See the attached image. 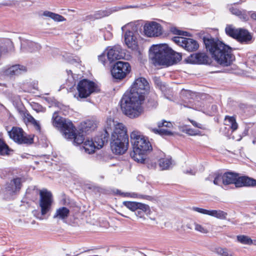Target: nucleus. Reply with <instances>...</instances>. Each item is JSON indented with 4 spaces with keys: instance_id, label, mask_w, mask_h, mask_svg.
<instances>
[{
    "instance_id": "1",
    "label": "nucleus",
    "mask_w": 256,
    "mask_h": 256,
    "mask_svg": "<svg viewBox=\"0 0 256 256\" xmlns=\"http://www.w3.org/2000/svg\"><path fill=\"white\" fill-rule=\"evenodd\" d=\"M150 88L149 84L145 78L140 77L134 80L130 90L126 92L120 100L121 110L126 116L134 118L142 114L144 95Z\"/></svg>"
},
{
    "instance_id": "2",
    "label": "nucleus",
    "mask_w": 256,
    "mask_h": 256,
    "mask_svg": "<svg viewBox=\"0 0 256 256\" xmlns=\"http://www.w3.org/2000/svg\"><path fill=\"white\" fill-rule=\"evenodd\" d=\"M104 134L98 144V148H102L107 142L110 134L111 133V148L116 154H124L128 148V137L124 125L114 122L111 118H108L104 128Z\"/></svg>"
},
{
    "instance_id": "3",
    "label": "nucleus",
    "mask_w": 256,
    "mask_h": 256,
    "mask_svg": "<svg viewBox=\"0 0 256 256\" xmlns=\"http://www.w3.org/2000/svg\"><path fill=\"white\" fill-rule=\"evenodd\" d=\"M206 48L212 58L222 66H230L234 60L232 49L222 42L214 38L204 39Z\"/></svg>"
},
{
    "instance_id": "4",
    "label": "nucleus",
    "mask_w": 256,
    "mask_h": 256,
    "mask_svg": "<svg viewBox=\"0 0 256 256\" xmlns=\"http://www.w3.org/2000/svg\"><path fill=\"white\" fill-rule=\"evenodd\" d=\"M149 56L155 66H169L182 60L181 54L166 44L152 46L150 49Z\"/></svg>"
},
{
    "instance_id": "5",
    "label": "nucleus",
    "mask_w": 256,
    "mask_h": 256,
    "mask_svg": "<svg viewBox=\"0 0 256 256\" xmlns=\"http://www.w3.org/2000/svg\"><path fill=\"white\" fill-rule=\"evenodd\" d=\"M130 136L133 144V151L130 153L132 158L138 162L144 163L146 153L152 149L150 142L138 131L132 132Z\"/></svg>"
},
{
    "instance_id": "6",
    "label": "nucleus",
    "mask_w": 256,
    "mask_h": 256,
    "mask_svg": "<svg viewBox=\"0 0 256 256\" xmlns=\"http://www.w3.org/2000/svg\"><path fill=\"white\" fill-rule=\"evenodd\" d=\"M39 194V206L40 211L35 212L34 216L39 220L48 219L54 202L53 196L51 192L46 188L40 190Z\"/></svg>"
},
{
    "instance_id": "7",
    "label": "nucleus",
    "mask_w": 256,
    "mask_h": 256,
    "mask_svg": "<svg viewBox=\"0 0 256 256\" xmlns=\"http://www.w3.org/2000/svg\"><path fill=\"white\" fill-rule=\"evenodd\" d=\"M224 185L234 184L236 187L256 186V180L246 176H239L236 173L232 172L223 174Z\"/></svg>"
},
{
    "instance_id": "8",
    "label": "nucleus",
    "mask_w": 256,
    "mask_h": 256,
    "mask_svg": "<svg viewBox=\"0 0 256 256\" xmlns=\"http://www.w3.org/2000/svg\"><path fill=\"white\" fill-rule=\"evenodd\" d=\"M52 119L53 125L60 128L65 138H70V136H72L70 134L73 126L71 121L59 116L56 112H54Z\"/></svg>"
},
{
    "instance_id": "9",
    "label": "nucleus",
    "mask_w": 256,
    "mask_h": 256,
    "mask_svg": "<svg viewBox=\"0 0 256 256\" xmlns=\"http://www.w3.org/2000/svg\"><path fill=\"white\" fill-rule=\"evenodd\" d=\"M122 32L126 30L124 35V42L127 46L134 49L137 46L135 34L137 30L136 26L133 23H128L122 27Z\"/></svg>"
},
{
    "instance_id": "10",
    "label": "nucleus",
    "mask_w": 256,
    "mask_h": 256,
    "mask_svg": "<svg viewBox=\"0 0 256 256\" xmlns=\"http://www.w3.org/2000/svg\"><path fill=\"white\" fill-rule=\"evenodd\" d=\"M77 90L78 94V96L74 95V97H76L78 100V98H86L96 91V85L92 81L84 79L78 83Z\"/></svg>"
},
{
    "instance_id": "11",
    "label": "nucleus",
    "mask_w": 256,
    "mask_h": 256,
    "mask_svg": "<svg viewBox=\"0 0 256 256\" xmlns=\"http://www.w3.org/2000/svg\"><path fill=\"white\" fill-rule=\"evenodd\" d=\"M8 133L10 138L18 144H31L32 143V138L20 128L14 126L10 131L8 132Z\"/></svg>"
},
{
    "instance_id": "12",
    "label": "nucleus",
    "mask_w": 256,
    "mask_h": 256,
    "mask_svg": "<svg viewBox=\"0 0 256 256\" xmlns=\"http://www.w3.org/2000/svg\"><path fill=\"white\" fill-rule=\"evenodd\" d=\"M130 66L128 62L119 61L114 64L111 72L114 78L121 80L126 77L130 72Z\"/></svg>"
},
{
    "instance_id": "13",
    "label": "nucleus",
    "mask_w": 256,
    "mask_h": 256,
    "mask_svg": "<svg viewBox=\"0 0 256 256\" xmlns=\"http://www.w3.org/2000/svg\"><path fill=\"white\" fill-rule=\"evenodd\" d=\"M172 40L176 44L182 47L188 52L196 51L199 47L198 42L190 38L175 36Z\"/></svg>"
},
{
    "instance_id": "14",
    "label": "nucleus",
    "mask_w": 256,
    "mask_h": 256,
    "mask_svg": "<svg viewBox=\"0 0 256 256\" xmlns=\"http://www.w3.org/2000/svg\"><path fill=\"white\" fill-rule=\"evenodd\" d=\"M144 32L148 37L158 36L162 34V27L156 22H148L144 25Z\"/></svg>"
},
{
    "instance_id": "15",
    "label": "nucleus",
    "mask_w": 256,
    "mask_h": 256,
    "mask_svg": "<svg viewBox=\"0 0 256 256\" xmlns=\"http://www.w3.org/2000/svg\"><path fill=\"white\" fill-rule=\"evenodd\" d=\"M158 129H152V131L154 133L159 134L162 136L172 135V132L170 130H169L173 126L172 122L163 120L162 122H158Z\"/></svg>"
},
{
    "instance_id": "16",
    "label": "nucleus",
    "mask_w": 256,
    "mask_h": 256,
    "mask_svg": "<svg viewBox=\"0 0 256 256\" xmlns=\"http://www.w3.org/2000/svg\"><path fill=\"white\" fill-rule=\"evenodd\" d=\"M107 50L108 58L110 62L117 60L123 58L124 57L121 47L118 45L108 48Z\"/></svg>"
},
{
    "instance_id": "17",
    "label": "nucleus",
    "mask_w": 256,
    "mask_h": 256,
    "mask_svg": "<svg viewBox=\"0 0 256 256\" xmlns=\"http://www.w3.org/2000/svg\"><path fill=\"white\" fill-rule=\"evenodd\" d=\"M188 61L192 64H205L208 62L209 58L204 53H196L192 54Z\"/></svg>"
},
{
    "instance_id": "18",
    "label": "nucleus",
    "mask_w": 256,
    "mask_h": 256,
    "mask_svg": "<svg viewBox=\"0 0 256 256\" xmlns=\"http://www.w3.org/2000/svg\"><path fill=\"white\" fill-rule=\"evenodd\" d=\"M22 186V180L20 178H15L8 184L6 190L10 194L16 193L20 190Z\"/></svg>"
},
{
    "instance_id": "19",
    "label": "nucleus",
    "mask_w": 256,
    "mask_h": 256,
    "mask_svg": "<svg viewBox=\"0 0 256 256\" xmlns=\"http://www.w3.org/2000/svg\"><path fill=\"white\" fill-rule=\"evenodd\" d=\"M236 39L241 43L248 44L252 39V36L250 34L246 29L239 28Z\"/></svg>"
},
{
    "instance_id": "20",
    "label": "nucleus",
    "mask_w": 256,
    "mask_h": 256,
    "mask_svg": "<svg viewBox=\"0 0 256 256\" xmlns=\"http://www.w3.org/2000/svg\"><path fill=\"white\" fill-rule=\"evenodd\" d=\"M70 214V210L68 208L62 206L56 210L53 216V218L57 220H61L65 222Z\"/></svg>"
},
{
    "instance_id": "21",
    "label": "nucleus",
    "mask_w": 256,
    "mask_h": 256,
    "mask_svg": "<svg viewBox=\"0 0 256 256\" xmlns=\"http://www.w3.org/2000/svg\"><path fill=\"white\" fill-rule=\"evenodd\" d=\"M100 141V140H99L98 138V140H96V139L95 142L96 144V145L92 140L87 139L84 142L83 144V149L87 154H92L95 152L96 148H98V144Z\"/></svg>"
},
{
    "instance_id": "22",
    "label": "nucleus",
    "mask_w": 256,
    "mask_h": 256,
    "mask_svg": "<svg viewBox=\"0 0 256 256\" xmlns=\"http://www.w3.org/2000/svg\"><path fill=\"white\" fill-rule=\"evenodd\" d=\"M27 70L26 66L20 65L16 64L10 67L6 71L8 74L13 76L20 74Z\"/></svg>"
},
{
    "instance_id": "23",
    "label": "nucleus",
    "mask_w": 256,
    "mask_h": 256,
    "mask_svg": "<svg viewBox=\"0 0 256 256\" xmlns=\"http://www.w3.org/2000/svg\"><path fill=\"white\" fill-rule=\"evenodd\" d=\"M116 9L110 8L106 10H100L96 12L93 15L89 16L88 18L92 20L99 19L104 16H107L116 11Z\"/></svg>"
},
{
    "instance_id": "24",
    "label": "nucleus",
    "mask_w": 256,
    "mask_h": 256,
    "mask_svg": "<svg viewBox=\"0 0 256 256\" xmlns=\"http://www.w3.org/2000/svg\"><path fill=\"white\" fill-rule=\"evenodd\" d=\"M2 55L10 54L14 51L13 42L10 40H6L3 45L0 46Z\"/></svg>"
},
{
    "instance_id": "25",
    "label": "nucleus",
    "mask_w": 256,
    "mask_h": 256,
    "mask_svg": "<svg viewBox=\"0 0 256 256\" xmlns=\"http://www.w3.org/2000/svg\"><path fill=\"white\" fill-rule=\"evenodd\" d=\"M206 180L212 181L216 185L221 186L224 184V178H223V174H214L210 175L206 179Z\"/></svg>"
},
{
    "instance_id": "26",
    "label": "nucleus",
    "mask_w": 256,
    "mask_h": 256,
    "mask_svg": "<svg viewBox=\"0 0 256 256\" xmlns=\"http://www.w3.org/2000/svg\"><path fill=\"white\" fill-rule=\"evenodd\" d=\"M76 128L74 126H72V136H70V138H66L68 139H72L74 138V142L75 144H84V136L82 134H76L75 132Z\"/></svg>"
},
{
    "instance_id": "27",
    "label": "nucleus",
    "mask_w": 256,
    "mask_h": 256,
    "mask_svg": "<svg viewBox=\"0 0 256 256\" xmlns=\"http://www.w3.org/2000/svg\"><path fill=\"white\" fill-rule=\"evenodd\" d=\"M208 224H200L194 222L193 224L194 230L200 233L206 234L209 232V228L206 226Z\"/></svg>"
},
{
    "instance_id": "28",
    "label": "nucleus",
    "mask_w": 256,
    "mask_h": 256,
    "mask_svg": "<svg viewBox=\"0 0 256 256\" xmlns=\"http://www.w3.org/2000/svg\"><path fill=\"white\" fill-rule=\"evenodd\" d=\"M224 124L229 126L232 132L237 130L238 127L236 118L234 116H226L224 119Z\"/></svg>"
},
{
    "instance_id": "29",
    "label": "nucleus",
    "mask_w": 256,
    "mask_h": 256,
    "mask_svg": "<svg viewBox=\"0 0 256 256\" xmlns=\"http://www.w3.org/2000/svg\"><path fill=\"white\" fill-rule=\"evenodd\" d=\"M208 215L218 219L225 220L228 214L221 210H209Z\"/></svg>"
},
{
    "instance_id": "30",
    "label": "nucleus",
    "mask_w": 256,
    "mask_h": 256,
    "mask_svg": "<svg viewBox=\"0 0 256 256\" xmlns=\"http://www.w3.org/2000/svg\"><path fill=\"white\" fill-rule=\"evenodd\" d=\"M238 30L239 28H236L234 26L231 24L227 25L225 28V32L226 34L234 39H236V38L238 36L237 34Z\"/></svg>"
},
{
    "instance_id": "31",
    "label": "nucleus",
    "mask_w": 256,
    "mask_h": 256,
    "mask_svg": "<svg viewBox=\"0 0 256 256\" xmlns=\"http://www.w3.org/2000/svg\"><path fill=\"white\" fill-rule=\"evenodd\" d=\"M172 164V160L170 158H161L159 160V166L162 170L168 169Z\"/></svg>"
},
{
    "instance_id": "32",
    "label": "nucleus",
    "mask_w": 256,
    "mask_h": 256,
    "mask_svg": "<svg viewBox=\"0 0 256 256\" xmlns=\"http://www.w3.org/2000/svg\"><path fill=\"white\" fill-rule=\"evenodd\" d=\"M237 240L240 243L244 244H252V240L248 236L244 235H240L237 236Z\"/></svg>"
},
{
    "instance_id": "33",
    "label": "nucleus",
    "mask_w": 256,
    "mask_h": 256,
    "mask_svg": "<svg viewBox=\"0 0 256 256\" xmlns=\"http://www.w3.org/2000/svg\"><path fill=\"white\" fill-rule=\"evenodd\" d=\"M10 150L8 146L0 139V154L8 155L9 154Z\"/></svg>"
},
{
    "instance_id": "34",
    "label": "nucleus",
    "mask_w": 256,
    "mask_h": 256,
    "mask_svg": "<svg viewBox=\"0 0 256 256\" xmlns=\"http://www.w3.org/2000/svg\"><path fill=\"white\" fill-rule=\"evenodd\" d=\"M138 202L125 201L123 204L132 211H135L138 209Z\"/></svg>"
},
{
    "instance_id": "35",
    "label": "nucleus",
    "mask_w": 256,
    "mask_h": 256,
    "mask_svg": "<svg viewBox=\"0 0 256 256\" xmlns=\"http://www.w3.org/2000/svg\"><path fill=\"white\" fill-rule=\"evenodd\" d=\"M32 201V194L30 190H28L26 192L24 196L22 199V202L26 203L28 204H30Z\"/></svg>"
},
{
    "instance_id": "36",
    "label": "nucleus",
    "mask_w": 256,
    "mask_h": 256,
    "mask_svg": "<svg viewBox=\"0 0 256 256\" xmlns=\"http://www.w3.org/2000/svg\"><path fill=\"white\" fill-rule=\"evenodd\" d=\"M138 208L137 210H140L142 212H144L146 214H150V210L148 205L138 202Z\"/></svg>"
},
{
    "instance_id": "37",
    "label": "nucleus",
    "mask_w": 256,
    "mask_h": 256,
    "mask_svg": "<svg viewBox=\"0 0 256 256\" xmlns=\"http://www.w3.org/2000/svg\"><path fill=\"white\" fill-rule=\"evenodd\" d=\"M181 130L190 136H196L198 134V130H194L192 128H189L184 126H181Z\"/></svg>"
},
{
    "instance_id": "38",
    "label": "nucleus",
    "mask_w": 256,
    "mask_h": 256,
    "mask_svg": "<svg viewBox=\"0 0 256 256\" xmlns=\"http://www.w3.org/2000/svg\"><path fill=\"white\" fill-rule=\"evenodd\" d=\"M216 252L221 256H232V254L226 248H218L216 249Z\"/></svg>"
},
{
    "instance_id": "39",
    "label": "nucleus",
    "mask_w": 256,
    "mask_h": 256,
    "mask_svg": "<svg viewBox=\"0 0 256 256\" xmlns=\"http://www.w3.org/2000/svg\"><path fill=\"white\" fill-rule=\"evenodd\" d=\"M170 32L174 34L179 35V36H188V32L182 31L180 30H178L176 27H172L170 29Z\"/></svg>"
},
{
    "instance_id": "40",
    "label": "nucleus",
    "mask_w": 256,
    "mask_h": 256,
    "mask_svg": "<svg viewBox=\"0 0 256 256\" xmlns=\"http://www.w3.org/2000/svg\"><path fill=\"white\" fill-rule=\"evenodd\" d=\"M249 16H250V12H247L246 10H242L240 16H238V17L244 21H247L249 19Z\"/></svg>"
},
{
    "instance_id": "41",
    "label": "nucleus",
    "mask_w": 256,
    "mask_h": 256,
    "mask_svg": "<svg viewBox=\"0 0 256 256\" xmlns=\"http://www.w3.org/2000/svg\"><path fill=\"white\" fill-rule=\"evenodd\" d=\"M157 105L156 96L154 94L152 96L151 98L148 100V106L150 107H155Z\"/></svg>"
},
{
    "instance_id": "42",
    "label": "nucleus",
    "mask_w": 256,
    "mask_h": 256,
    "mask_svg": "<svg viewBox=\"0 0 256 256\" xmlns=\"http://www.w3.org/2000/svg\"><path fill=\"white\" fill-rule=\"evenodd\" d=\"M192 210L198 213L206 215H208L209 211V210L198 207H192Z\"/></svg>"
},
{
    "instance_id": "43",
    "label": "nucleus",
    "mask_w": 256,
    "mask_h": 256,
    "mask_svg": "<svg viewBox=\"0 0 256 256\" xmlns=\"http://www.w3.org/2000/svg\"><path fill=\"white\" fill-rule=\"evenodd\" d=\"M153 80L156 86H158V88H160V90H162L164 86L162 84L160 78L158 77L154 76L153 78Z\"/></svg>"
},
{
    "instance_id": "44",
    "label": "nucleus",
    "mask_w": 256,
    "mask_h": 256,
    "mask_svg": "<svg viewBox=\"0 0 256 256\" xmlns=\"http://www.w3.org/2000/svg\"><path fill=\"white\" fill-rule=\"evenodd\" d=\"M33 127L38 132L40 135H41V126L38 121L36 120L33 118Z\"/></svg>"
},
{
    "instance_id": "45",
    "label": "nucleus",
    "mask_w": 256,
    "mask_h": 256,
    "mask_svg": "<svg viewBox=\"0 0 256 256\" xmlns=\"http://www.w3.org/2000/svg\"><path fill=\"white\" fill-rule=\"evenodd\" d=\"M52 20L57 22H64L66 20V18L63 16L56 13L54 14Z\"/></svg>"
},
{
    "instance_id": "46",
    "label": "nucleus",
    "mask_w": 256,
    "mask_h": 256,
    "mask_svg": "<svg viewBox=\"0 0 256 256\" xmlns=\"http://www.w3.org/2000/svg\"><path fill=\"white\" fill-rule=\"evenodd\" d=\"M184 106L186 107L192 108H193V109H194V110H202V108L201 107V106H199L198 104H192V102H190L189 104H188L187 106Z\"/></svg>"
},
{
    "instance_id": "47",
    "label": "nucleus",
    "mask_w": 256,
    "mask_h": 256,
    "mask_svg": "<svg viewBox=\"0 0 256 256\" xmlns=\"http://www.w3.org/2000/svg\"><path fill=\"white\" fill-rule=\"evenodd\" d=\"M86 128H89L94 130L96 128V124H94L93 121L90 120H87L85 122Z\"/></svg>"
},
{
    "instance_id": "48",
    "label": "nucleus",
    "mask_w": 256,
    "mask_h": 256,
    "mask_svg": "<svg viewBox=\"0 0 256 256\" xmlns=\"http://www.w3.org/2000/svg\"><path fill=\"white\" fill-rule=\"evenodd\" d=\"M33 110L36 112H43L44 110V108L42 106L36 102H33Z\"/></svg>"
},
{
    "instance_id": "49",
    "label": "nucleus",
    "mask_w": 256,
    "mask_h": 256,
    "mask_svg": "<svg viewBox=\"0 0 256 256\" xmlns=\"http://www.w3.org/2000/svg\"><path fill=\"white\" fill-rule=\"evenodd\" d=\"M230 10L233 14L237 16H240L242 10H239L234 7H232L230 8Z\"/></svg>"
},
{
    "instance_id": "50",
    "label": "nucleus",
    "mask_w": 256,
    "mask_h": 256,
    "mask_svg": "<svg viewBox=\"0 0 256 256\" xmlns=\"http://www.w3.org/2000/svg\"><path fill=\"white\" fill-rule=\"evenodd\" d=\"M24 120L26 123L31 122L32 121V116L30 114L25 113L24 114Z\"/></svg>"
},
{
    "instance_id": "51",
    "label": "nucleus",
    "mask_w": 256,
    "mask_h": 256,
    "mask_svg": "<svg viewBox=\"0 0 256 256\" xmlns=\"http://www.w3.org/2000/svg\"><path fill=\"white\" fill-rule=\"evenodd\" d=\"M54 12L46 10L43 12L42 15L44 16L48 17L52 20V17L54 16Z\"/></svg>"
},
{
    "instance_id": "52",
    "label": "nucleus",
    "mask_w": 256,
    "mask_h": 256,
    "mask_svg": "<svg viewBox=\"0 0 256 256\" xmlns=\"http://www.w3.org/2000/svg\"><path fill=\"white\" fill-rule=\"evenodd\" d=\"M189 120L190 122L194 126L198 128H202V125L201 124H198V123H197L195 121H194L193 120Z\"/></svg>"
},
{
    "instance_id": "53",
    "label": "nucleus",
    "mask_w": 256,
    "mask_h": 256,
    "mask_svg": "<svg viewBox=\"0 0 256 256\" xmlns=\"http://www.w3.org/2000/svg\"><path fill=\"white\" fill-rule=\"evenodd\" d=\"M98 60L100 61L104 64L105 62L104 55L102 54L98 56Z\"/></svg>"
},
{
    "instance_id": "54",
    "label": "nucleus",
    "mask_w": 256,
    "mask_h": 256,
    "mask_svg": "<svg viewBox=\"0 0 256 256\" xmlns=\"http://www.w3.org/2000/svg\"><path fill=\"white\" fill-rule=\"evenodd\" d=\"M34 48H36V50H38L40 49L41 46L37 43H34V44H33V50Z\"/></svg>"
},
{
    "instance_id": "55",
    "label": "nucleus",
    "mask_w": 256,
    "mask_h": 256,
    "mask_svg": "<svg viewBox=\"0 0 256 256\" xmlns=\"http://www.w3.org/2000/svg\"><path fill=\"white\" fill-rule=\"evenodd\" d=\"M136 215L140 217V218H142L143 217V212H142L140 210H136Z\"/></svg>"
},
{
    "instance_id": "56",
    "label": "nucleus",
    "mask_w": 256,
    "mask_h": 256,
    "mask_svg": "<svg viewBox=\"0 0 256 256\" xmlns=\"http://www.w3.org/2000/svg\"><path fill=\"white\" fill-rule=\"evenodd\" d=\"M250 17L252 19L256 20V12H250Z\"/></svg>"
},
{
    "instance_id": "57",
    "label": "nucleus",
    "mask_w": 256,
    "mask_h": 256,
    "mask_svg": "<svg viewBox=\"0 0 256 256\" xmlns=\"http://www.w3.org/2000/svg\"><path fill=\"white\" fill-rule=\"evenodd\" d=\"M182 227L184 228V230H185V228H187L188 229L192 230V228L191 226V225L190 224H187L186 226H182Z\"/></svg>"
},
{
    "instance_id": "58",
    "label": "nucleus",
    "mask_w": 256,
    "mask_h": 256,
    "mask_svg": "<svg viewBox=\"0 0 256 256\" xmlns=\"http://www.w3.org/2000/svg\"><path fill=\"white\" fill-rule=\"evenodd\" d=\"M148 168H155L156 166V162L152 163L151 164H148Z\"/></svg>"
},
{
    "instance_id": "59",
    "label": "nucleus",
    "mask_w": 256,
    "mask_h": 256,
    "mask_svg": "<svg viewBox=\"0 0 256 256\" xmlns=\"http://www.w3.org/2000/svg\"><path fill=\"white\" fill-rule=\"evenodd\" d=\"M26 44V41L24 40H22L21 41L22 47H24Z\"/></svg>"
},
{
    "instance_id": "60",
    "label": "nucleus",
    "mask_w": 256,
    "mask_h": 256,
    "mask_svg": "<svg viewBox=\"0 0 256 256\" xmlns=\"http://www.w3.org/2000/svg\"><path fill=\"white\" fill-rule=\"evenodd\" d=\"M186 173H189L191 174H195V172H193L192 170H190V172H186Z\"/></svg>"
},
{
    "instance_id": "61",
    "label": "nucleus",
    "mask_w": 256,
    "mask_h": 256,
    "mask_svg": "<svg viewBox=\"0 0 256 256\" xmlns=\"http://www.w3.org/2000/svg\"><path fill=\"white\" fill-rule=\"evenodd\" d=\"M212 108H216V106H212Z\"/></svg>"
},
{
    "instance_id": "62",
    "label": "nucleus",
    "mask_w": 256,
    "mask_h": 256,
    "mask_svg": "<svg viewBox=\"0 0 256 256\" xmlns=\"http://www.w3.org/2000/svg\"><path fill=\"white\" fill-rule=\"evenodd\" d=\"M33 89H36V90H38V88H35V87L33 86Z\"/></svg>"
},
{
    "instance_id": "63",
    "label": "nucleus",
    "mask_w": 256,
    "mask_h": 256,
    "mask_svg": "<svg viewBox=\"0 0 256 256\" xmlns=\"http://www.w3.org/2000/svg\"><path fill=\"white\" fill-rule=\"evenodd\" d=\"M136 196V194H133L132 196H133V197H135V196Z\"/></svg>"
},
{
    "instance_id": "64",
    "label": "nucleus",
    "mask_w": 256,
    "mask_h": 256,
    "mask_svg": "<svg viewBox=\"0 0 256 256\" xmlns=\"http://www.w3.org/2000/svg\"><path fill=\"white\" fill-rule=\"evenodd\" d=\"M32 138H33V143L34 142V136L33 135L32 136Z\"/></svg>"
}]
</instances>
